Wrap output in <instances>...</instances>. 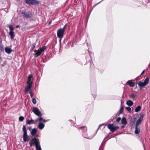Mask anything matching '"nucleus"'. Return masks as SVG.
<instances>
[{"instance_id": "obj_20", "label": "nucleus", "mask_w": 150, "mask_h": 150, "mask_svg": "<svg viewBox=\"0 0 150 150\" xmlns=\"http://www.w3.org/2000/svg\"><path fill=\"white\" fill-rule=\"evenodd\" d=\"M45 127V125L42 122L39 123L38 125V127L40 129H42Z\"/></svg>"}, {"instance_id": "obj_38", "label": "nucleus", "mask_w": 150, "mask_h": 150, "mask_svg": "<svg viewBox=\"0 0 150 150\" xmlns=\"http://www.w3.org/2000/svg\"><path fill=\"white\" fill-rule=\"evenodd\" d=\"M29 94H30V95L31 94H33V93H32V91L31 90L30 91V92H29Z\"/></svg>"}, {"instance_id": "obj_45", "label": "nucleus", "mask_w": 150, "mask_h": 150, "mask_svg": "<svg viewBox=\"0 0 150 150\" xmlns=\"http://www.w3.org/2000/svg\"><path fill=\"white\" fill-rule=\"evenodd\" d=\"M51 21H50V22H49V24H51Z\"/></svg>"}, {"instance_id": "obj_4", "label": "nucleus", "mask_w": 150, "mask_h": 150, "mask_svg": "<svg viewBox=\"0 0 150 150\" xmlns=\"http://www.w3.org/2000/svg\"><path fill=\"white\" fill-rule=\"evenodd\" d=\"M149 81V79L148 78H146L144 80V82L139 81L138 83L139 86L140 88L144 87L148 83Z\"/></svg>"}, {"instance_id": "obj_35", "label": "nucleus", "mask_w": 150, "mask_h": 150, "mask_svg": "<svg viewBox=\"0 0 150 150\" xmlns=\"http://www.w3.org/2000/svg\"><path fill=\"white\" fill-rule=\"evenodd\" d=\"M37 150H42L41 147L40 146L38 147L36 149Z\"/></svg>"}, {"instance_id": "obj_2", "label": "nucleus", "mask_w": 150, "mask_h": 150, "mask_svg": "<svg viewBox=\"0 0 150 150\" xmlns=\"http://www.w3.org/2000/svg\"><path fill=\"white\" fill-rule=\"evenodd\" d=\"M23 139L24 142H28L29 140V137L28 136L26 126L25 125H23Z\"/></svg>"}, {"instance_id": "obj_36", "label": "nucleus", "mask_w": 150, "mask_h": 150, "mask_svg": "<svg viewBox=\"0 0 150 150\" xmlns=\"http://www.w3.org/2000/svg\"><path fill=\"white\" fill-rule=\"evenodd\" d=\"M30 120L31 121V122L32 124H34L35 123V121L34 120L32 119Z\"/></svg>"}, {"instance_id": "obj_24", "label": "nucleus", "mask_w": 150, "mask_h": 150, "mask_svg": "<svg viewBox=\"0 0 150 150\" xmlns=\"http://www.w3.org/2000/svg\"><path fill=\"white\" fill-rule=\"evenodd\" d=\"M46 47L45 46H42L41 48L39 49L41 52H42L45 49Z\"/></svg>"}, {"instance_id": "obj_11", "label": "nucleus", "mask_w": 150, "mask_h": 150, "mask_svg": "<svg viewBox=\"0 0 150 150\" xmlns=\"http://www.w3.org/2000/svg\"><path fill=\"white\" fill-rule=\"evenodd\" d=\"M34 52L35 53V54L34 55L35 56H36V57L39 56L40 55V54L42 53V52H41V51L39 49L37 50H34Z\"/></svg>"}, {"instance_id": "obj_6", "label": "nucleus", "mask_w": 150, "mask_h": 150, "mask_svg": "<svg viewBox=\"0 0 150 150\" xmlns=\"http://www.w3.org/2000/svg\"><path fill=\"white\" fill-rule=\"evenodd\" d=\"M32 111L38 117H41L42 115L41 112L36 107H33L32 109Z\"/></svg>"}, {"instance_id": "obj_42", "label": "nucleus", "mask_w": 150, "mask_h": 150, "mask_svg": "<svg viewBox=\"0 0 150 150\" xmlns=\"http://www.w3.org/2000/svg\"><path fill=\"white\" fill-rule=\"evenodd\" d=\"M102 125H103V124H101V125H100L99 126V127H100L101 126H102ZM99 127L98 128V129H97V130H98L99 129Z\"/></svg>"}, {"instance_id": "obj_41", "label": "nucleus", "mask_w": 150, "mask_h": 150, "mask_svg": "<svg viewBox=\"0 0 150 150\" xmlns=\"http://www.w3.org/2000/svg\"><path fill=\"white\" fill-rule=\"evenodd\" d=\"M48 120H43V122H47V121Z\"/></svg>"}, {"instance_id": "obj_29", "label": "nucleus", "mask_w": 150, "mask_h": 150, "mask_svg": "<svg viewBox=\"0 0 150 150\" xmlns=\"http://www.w3.org/2000/svg\"><path fill=\"white\" fill-rule=\"evenodd\" d=\"M32 101L33 103L34 104H35L36 103V100L35 98H32Z\"/></svg>"}, {"instance_id": "obj_47", "label": "nucleus", "mask_w": 150, "mask_h": 150, "mask_svg": "<svg viewBox=\"0 0 150 150\" xmlns=\"http://www.w3.org/2000/svg\"><path fill=\"white\" fill-rule=\"evenodd\" d=\"M107 138V137H105V139H106V138Z\"/></svg>"}, {"instance_id": "obj_14", "label": "nucleus", "mask_w": 150, "mask_h": 150, "mask_svg": "<svg viewBox=\"0 0 150 150\" xmlns=\"http://www.w3.org/2000/svg\"><path fill=\"white\" fill-rule=\"evenodd\" d=\"M5 50V52L8 54H10L12 52L11 49L10 48L6 47Z\"/></svg>"}, {"instance_id": "obj_8", "label": "nucleus", "mask_w": 150, "mask_h": 150, "mask_svg": "<svg viewBox=\"0 0 150 150\" xmlns=\"http://www.w3.org/2000/svg\"><path fill=\"white\" fill-rule=\"evenodd\" d=\"M79 129H81L82 130V132L83 133V136L85 138L88 139V138L85 136V133L87 131V127L86 126H83V127H81L79 128Z\"/></svg>"}, {"instance_id": "obj_18", "label": "nucleus", "mask_w": 150, "mask_h": 150, "mask_svg": "<svg viewBox=\"0 0 150 150\" xmlns=\"http://www.w3.org/2000/svg\"><path fill=\"white\" fill-rule=\"evenodd\" d=\"M138 126L135 125V130L134 132L136 134H138L140 132V129L138 127Z\"/></svg>"}, {"instance_id": "obj_49", "label": "nucleus", "mask_w": 150, "mask_h": 150, "mask_svg": "<svg viewBox=\"0 0 150 150\" xmlns=\"http://www.w3.org/2000/svg\"><path fill=\"white\" fill-rule=\"evenodd\" d=\"M107 138V137H105V139H106V138Z\"/></svg>"}, {"instance_id": "obj_28", "label": "nucleus", "mask_w": 150, "mask_h": 150, "mask_svg": "<svg viewBox=\"0 0 150 150\" xmlns=\"http://www.w3.org/2000/svg\"><path fill=\"white\" fill-rule=\"evenodd\" d=\"M136 95L133 93H132L130 96V97L132 98H134L136 97Z\"/></svg>"}, {"instance_id": "obj_22", "label": "nucleus", "mask_w": 150, "mask_h": 150, "mask_svg": "<svg viewBox=\"0 0 150 150\" xmlns=\"http://www.w3.org/2000/svg\"><path fill=\"white\" fill-rule=\"evenodd\" d=\"M141 109V107L140 106H137L135 109V112H138Z\"/></svg>"}, {"instance_id": "obj_9", "label": "nucleus", "mask_w": 150, "mask_h": 150, "mask_svg": "<svg viewBox=\"0 0 150 150\" xmlns=\"http://www.w3.org/2000/svg\"><path fill=\"white\" fill-rule=\"evenodd\" d=\"M144 115V114L140 116V117L139 118V119L137 120V121L135 124L136 125H137V126H139V124L143 120Z\"/></svg>"}, {"instance_id": "obj_25", "label": "nucleus", "mask_w": 150, "mask_h": 150, "mask_svg": "<svg viewBox=\"0 0 150 150\" xmlns=\"http://www.w3.org/2000/svg\"><path fill=\"white\" fill-rule=\"evenodd\" d=\"M123 113V109L122 107V106H121V107L119 111V114H121Z\"/></svg>"}, {"instance_id": "obj_39", "label": "nucleus", "mask_w": 150, "mask_h": 150, "mask_svg": "<svg viewBox=\"0 0 150 150\" xmlns=\"http://www.w3.org/2000/svg\"><path fill=\"white\" fill-rule=\"evenodd\" d=\"M145 71V70H144L142 72V73H141V74H140V75H142V74H144V73Z\"/></svg>"}, {"instance_id": "obj_12", "label": "nucleus", "mask_w": 150, "mask_h": 150, "mask_svg": "<svg viewBox=\"0 0 150 150\" xmlns=\"http://www.w3.org/2000/svg\"><path fill=\"white\" fill-rule=\"evenodd\" d=\"M32 78V75L31 74L30 75L28 76V81L27 83V84H29L30 83H31V84L32 85L33 83V79Z\"/></svg>"}, {"instance_id": "obj_50", "label": "nucleus", "mask_w": 150, "mask_h": 150, "mask_svg": "<svg viewBox=\"0 0 150 150\" xmlns=\"http://www.w3.org/2000/svg\"><path fill=\"white\" fill-rule=\"evenodd\" d=\"M107 138V137H105V139H106V138Z\"/></svg>"}, {"instance_id": "obj_17", "label": "nucleus", "mask_w": 150, "mask_h": 150, "mask_svg": "<svg viewBox=\"0 0 150 150\" xmlns=\"http://www.w3.org/2000/svg\"><path fill=\"white\" fill-rule=\"evenodd\" d=\"M9 35L10 36L11 39L12 40L14 39L15 35L13 31H10L9 32Z\"/></svg>"}, {"instance_id": "obj_31", "label": "nucleus", "mask_w": 150, "mask_h": 150, "mask_svg": "<svg viewBox=\"0 0 150 150\" xmlns=\"http://www.w3.org/2000/svg\"><path fill=\"white\" fill-rule=\"evenodd\" d=\"M126 108L128 111L129 112L131 110V108L129 107H126Z\"/></svg>"}, {"instance_id": "obj_44", "label": "nucleus", "mask_w": 150, "mask_h": 150, "mask_svg": "<svg viewBox=\"0 0 150 150\" xmlns=\"http://www.w3.org/2000/svg\"><path fill=\"white\" fill-rule=\"evenodd\" d=\"M30 96L32 98L33 97V94H31L30 95Z\"/></svg>"}, {"instance_id": "obj_7", "label": "nucleus", "mask_w": 150, "mask_h": 150, "mask_svg": "<svg viewBox=\"0 0 150 150\" xmlns=\"http://www.w3.org/2000/svg\"><path fill=\"white\" fill-rule=\"evenodd\" d=\"M26 3L31 5H37L39 4L40 2L36 0H26Z\"/></svg>"}, {"instance_id": "obj_1", "label": "nucleus", "mask_w": 150, "mask_h": 150, "mask_svg": "<svg viewBox=\"0 0 150 150\" xmlns=\"http://www.w3.org/2000/svg\"><path fill=\"white\" fill-rule=\"evenodd\" d=\"M39 140L35 137H34L30 140L29 142L30 145V146H32L34 144L35 145L36 149L38 147L40 146L39 145Z\"/></svg>"}, {"instance_id": "obj_19", "label": "nucleus", "mask_w": 150, "mask_h": 150, "mask_svg": "<svg viewBox=\"0 0 150 150\" xmlns=\"http://www.w3.org/2000/svg\"><path fill=\"white\" fill-rule=\"evenodd\" d=\"M127 83L131 87H134L135 86V83L133 82H131L130 81H128Z\"/></svg>"}, {"instance_id": "obj_10", "label": "nucleus", "mask_w": 150, "mask_h": 150, "mask_svg": "<svg viewBox=\"0 0 150 150\" xmlns=\"http://www.w3.org/2000/svg\"><path fill=\"white\" fill-rule=\"evenodd\" d=\"M27 86L25 88V93H28V90H31V88L32 86L31 83H30L29 84H27Z\"/></svg>"}, {"instance_id": "obj_43", "label": "nucleus", "mask_w": 150, "mask_h": 150, "mask_svg": "<svg viewBox=\"0 0 150 150\" xmlns=\"http://www.w3.org/2000/svg\"><path fill=\"white\" fill-rule=\"evenodd\" d=\"M19 25H16V28H18L19 27Z\"/></svg>"}, {"instance_id": "obj_13", "label": "nucleus", "mask_w": 150, "mask_h": 150, "mask_svg": "<svg viewBox=\"0 0 150 150\" xmlns=\"http://www.w3.org/2000/svg\"><path fill=\"white\" fill-rule=\"evenodd\" d=\"M21 14L23 15L24 17H26L27 18H29L31 17V16L27 13L22 12Z\"/></svg>"}, {"instance_id": "obj_48", "label": "nucleus", "mask_w": 150, "mask_h": 150, "mask_svg": "<svg viewBox=\"0 0 150 150\" xmlns=\"http://www.w3.org/2000/svg\"><path fill=\"white\" fill-rule=\"evenodd\" d=\"M107 138V137H105V139H106V138Z\"/></svg>"}, {"instance_id": "obj_23", "label": "nucleus", "mask_w": 150, "mask_h": 150, "mask_svg": "<svg viewBox=\"0 0 150 150\" xmlns=\"http://www.w3.org/2000/svg\"><path fill=\"white\" fill-rule=\"evenodd\" d=\"M36 44L35 43L31 45V47L30 49V50L31 51H32L34 49L35 46Z\"/></svg>"}, {"instance_id": "obj_34", "label": "nucleus", "mask_w": 150, "mask_h": 150, "mask_svg": "<svg viewBox=\"0 0 150 150\" xmlns=\"http://www.w3.org/2000/svg\"><path fill=\"white\" fill-rule=\"evenodd\" d=\"M40 117L38 119V120L40 121H42V120H43V118L42 117Z\"/></svg>"}, {"instance_id": "obj_26", "label": "nucleus", "mask_w": 150, "mask_h": 150, "mask_svg": "<svg viewBox=\"0 0 150 150\" xmlns=\"http://www.w3.org/2000/svg\"><path fill=\"white\" fill-rule=\"evenodd\" d=\"M24 119V118L22 116H21L19 118V121L22 122L23 121Z\"/></svg>"}, {"instance_id": "obj_21", "label": "nucleus", "mask_w": 150, "mask_h": 150, "mask_svg": "<svg viewBox=\"0 0 150 150\" xmlns=\"http://www.w3.org/2000/svg\"><path fill=\"white\" fill-rule=\"evenodd\" d=\"M126 104L129 106H131L133 104V103L132 100H129L127 101Z\"/></svg>"}, {"instance_id": "obj_16", "label": "nucleus", "mask_w": 150, "mask_h": 150, "mask_svg": "<svg viewBox=\"0 0 150 150\" xmlns=\"http://www.w3.org/2000/svg\"><path fill=\"white\" fill-rule=\"evenodd\" d=\"M37 132V129L36 128H34L32 130L31 132V134L33 136H34L35 134Z\"/></svg>"}, {"instance_id": "obj_5", "label": "nucleus", "mask_w": 150, "mask_h": 150, "mask_svg": "<svg viewBox=\"0 0 150 150\" xmlns=\"http://www.w3.org/2000/svg\"><path fill=\"white\" fill-rule=\"evenodd\" d=\"M114 124H110L107 125L108 128L112 132H115L116 129L119 128V127L117 126H113Z\"/></svg>"}, {"instance_id": "obj_33", "label": "nucleus", "mask_w": 150, "mask_h": 150, "mask_svg": "<svg viewBox=\"0 0 150 150\" xmlns=\"http://www.w3.org/2000/svg\"><path fill=\"white\" fill-rule=\"evenodd\" d=\"M121 118L120 117H118L116 121L117 122H119L121 120Z\"/></svg>"}, {"instance_id": "obj_46", "label": "nucleus", "mask_w": 150, "mask_h": 150, "mask_svg": "<svg viewBox=\"0 0 150 150\" xmlns=\"http://www.w3.org/2000/svg\"><path fill=\"white\" fill-rule=\"evenodd\" d=\"M1 66L2 67H4V65L3 64H2L1 65Z\"/></svg>"}, {"instance_id": "obj_27", "label": "nucleus", "mask_w": 150, "mask_h": 150, "mask_svg": "<svg viewBox=\"0 0 150 150\" xmlns=\"http://www.w3.org/2000/svg\"><path fill=\"white\" fill-rule=\"evenodd\" d=\"M9 28L10 30V31H13V30H14V28L12 25H10Z\"/></svg>"}, {"instance_id": "obj_37", "label": "nucleus", "mask_w": 150, "mask_h": 150, "mask_svg": "<svg viewBox=\"0 0 150 150\" xmlns=\"http://www.w3.org/2000/svg\"><path fill=\"white\" fill-rule=\"evenodd\" d=\"M63 37H60V38H59V42L60 43L61 42V40H62V38Z\"/></svg>"}, {"instance_id": "obj_15", "label": "nucleus", "mask_w": 150, "mask_h": 150, "mask_svg": "<svg viewBox=\"0 0 150 150\" xmlns=\"http://www.w3.org/2000/svg\"><path fill=\"white\" fill-rule=\"evenodd\" d=\"M121 122L122 124L124 125H126L127 124V122L125 117L122 118L121 120Z\"/></svg>"}, {"instance_id": "obj_40", "label": "nucleus", "mask_w": 150, "mask_h": 150, "mask_svg": "<svg viewBox=\"0 0 150 150\" xmlns=\"http://www.w3.org/2000/svg\"><path fill=\"white\" fill-rule=\"evenodd\" d=\"M125 125H122V126L121 127V128H125Z\"/></svg>"}, {"instance_id": "obj_3", "label": "nucleus", "mask_w": 150, "mask_h": 150, "mask_svg": "<svg viewBox=\"0 0 150 150\" xmlns=\"http://www.w3.org/2000/svg\"><path fill=\"white\" fill-rule=\"evenodd\" d=\"M66 25H65L62 28H59L57 31V36L58 38L63 37Z\"/></svg>"}, {"instance_id": "obj_30", "label": "nucleus", "mask_w": 150, "mask_h": 150, "mask_svg": "<svg viewBox=\"0 0 150 150\" xmlns=\"http://www.w3.org/2000/svg\"><path fill=\"white\" fill-rule=\"evenodd\" d=\"M3 50V46L2 45L0 44V51H2Z\"/></svg>"}, {"instance_id": "obj_32", "label": "nucleus", "mask_w": 150, "mask_h": 150, "mask_svg": "<svg viewBox=\"0 0 150 150\" xmlns=\"http://www.w3.org/2000/svg\"><path fill=\"white\" fill-rule=\"evenodd\" d=\"M27 123L29 125H30L32 124L31 122V121H30V120H27Z\"/></svg>"}]
</instances>
